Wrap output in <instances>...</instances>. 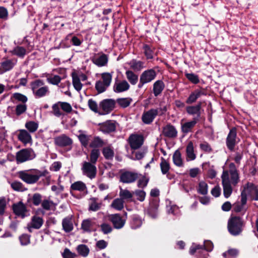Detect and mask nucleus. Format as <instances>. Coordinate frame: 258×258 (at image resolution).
<instances>
[{
    "label": "nucleus",
    "instance_id": "nucleus-1",
    "mask_svg": "<svg viewBox=\"0 0 258 258\" xmlns=\"http://www.w3.org/2000/svg\"><path fill=\"white\" fill-rule=\"evenodd\" d=\"M244 222L239 216H231L228 220L227 228L230 234L233 236L240 235L243 231Z\"/></svg>",
    "mask_w": 258,
    "mask_h": 258
},
{
    "label": "nucleus",
    "instance_id": "nucleus-2",
    "mask_svg": "<svg viewBox=\"0 0 258 258\" xmlns=\"http://www.w3.org/2000/svg\"><path fill=\"white\" fill-rule=\"evenodd\" d=\"M213 243L210 240H207L205 242V244L203 245L200 244H192L189 249V253L191 255H194L196 252L199 254H202L205 252L203 256H199L198 258H207L208 255L205 251L211 252L213 249Z\"/></svg>",
    "mask_w": 258,
    "mask_h": 258
},
{
    "label": "nucleus",
    "instance_id": "nucleus-3",
    "mask_svg": "<svg viewBox=\"0 0 258 258\" xmlns=\"http://www.w3.org/2000/svg\"><path fill=\"white\" fill-rule=\"evenodd\" d=\"M34 170H36V169L20 171L18 172L19 177L27 184H33L36 183L39 179L38 176L34 172Z\"/></svg>",
    "mask_w": 258,
    "mask_h": 258
},
{
    "label": "nucleus",
    "instance_id": "nucleus-4",
    "mask_svg": "<svg viewBox=\"0 0 258 258\" xmlns=\"http://www.w3.org/2000/svg\"><path fill=\"white\" fill-rule=\"evenodd\" d=\"M36 157L35 154L31 148L23 149L17 152L16 160L18 164L31 160Z\"/></svg>",
    "mask_w": 258,
    "mask_h": 258
},
{
    "label": "nucleus",
    "instance_id": "nucleus-5",
    "mask_svg": "<svg viewBox=\"0 0 258 258\" xmlns=\"http://www.w3.org/2000/svg\"><path fill=\"white\" fill-rule=\"evenodd\" d=\"M239 139L237 137V128L236 127H232L226 139L227 148L230 151H233L235 145L239 142Z\"/></svg>",
    "mask_w": 258,
    "mask_h": 258
},
{
    "label": "nucleus",
    "instance_id": "nucleus-6",
    "mask_svg": "<svg viewBox=\"0 0 258 258\" xmlns=\"http://www.w3.org/2000/svg\"><path fill=\"white\" fill-rule=\"evenodd\" d=\"M202 102L199 101L196 105H188L186 106V113L191 116H193L192 119L199 121L201 119Z\"/></svg>",
    "mask_w": 258,
    "mask_h": 258
},
{
    "label": "nucleus",
    "instance_id": "nucleus-7",
    "mask_svg": "<svg viewBox=\"0 0 258 258\" xmlns=\"http://www.w3.org/2000/svg\"><path fill=\"white\" fill-rule=\"evenodd\" d=\"M244 192L246 198L248 195L252 200L258 201V188L253 183L247 182L243 187L241 193Z\"/></svg>",
    "mask_w": 258,
    "mask_h": 258
},
{
    "label": "nucleus",
    "instance_id": "nucleus-8",
    "mask_svg": "<svg viewBox=\"0 0 258 258\" xmlns=\"http://www.w3.org/2000/svg\"><path fill=\"white\" fill-rule=\"evenodd\" d=\"M26 205L20 201L12 205L13 213L18 217L24 219L29 215V211L27 210Z\"/></svg>",
    "mask_w": 258,
    "mask_h": 258
},
{
    "label": "nucleus",
    "instance_id": "nucleus-9",
    "mask_svg": "<svg viewBox=\"0 0 258 258\" xmlns=\"http://www.w3.org/2000/svg\"><path fill=\"white\" fill-rule=\"evenodd\" d=\"M207 94V90L205 88L200 87L192 91L185 100V103L187 104H192L202 96H206Z\"/></svg>",
    "mask_w": 258,
    "mask_h": 258
},
{
    "label": "nucleus",
    "instance_id": "nucleus-10",
    "mask_svg": "<svg viewBox=\"0 0 258 258\" xmlns=\"http://www.w3.org/2000/svg\"><path fill=\"white\" fill-rule=\"evenodd\" d=\"M116 121L113 120H107L105 122L99 123V130L104 134H110L116 131Z\"/></svg>",
    "mask_w": 258,
    "mask_h": 258
},
{
    "label": "nucleus",
    "instance_id": "nucleus-11",
    "mask_svg": "<svg viewBox=\"0 0 258 258\" xmlns=\"http://www.w3.org/2000/svg\"><path fill=\"white\" fill-rule=\"evenodd\" d=\"M116 101L113 99H105L99 103L100 108L104 111L102 114H107L112 111L115 107Z\"/></svg>",
    "mask_w": 258,
    "mask_h": 258
},
{
    "label": "nucleus",
    "instance_id": "nucleus-12",
    "mask_svg": "<svg viewBox=\"0 0 258 258\" xmlns=\"http://www.w3.org/2000/svg\"><path fill=\"white\" fill-rule=\"evenodd\" d=\"M128 142L132 149H138L144 143L143 136L141 135L132 134L129 137Z\"/></svg>",
    "mask_w": 258,
    "mask_h": 258
},
{
    "label": "nucleus",
    "instance_id": "nucleus-13",
    "mask_svg": "<svg viewBox=\"0 0 258 258\" xmlns=\"http://www.w3.org/2000/svg\"><path fill=\"white\" fill-rule=\"evenodd\" d=\"M158 114V109H150L144 111L142 116V120L146 124H151Z\"/></svg>",
    "mask_w": 258,
    "mask_h": 258
},
{
    "label": "nucleus",
    "instance_id": "nucleus-14",
    "mask_svg": "<svg viewBox=\"0 0 258 258\" xmlns=\"http://www.w3.org/2000/svg\"><path fill=\"white\" fill-rule=\"evenodd\" d=\"M138 177L137 173L125 171L120 174L119 181L124 183H131L134 182Z\"/></svg>",
    "mask_w": 258,
    "mask_h": 258
},
{
    "label": "nucleus",
    "instance_id": "nucleus-15",
    "mask_svg": "<svg viewBox=\"0 0 258 258\" xmlns=\"http://www.w3.org/2000/svg\"><path fill=\"white\" fill-rule=\"evenodd\" d=\"M99 226L92 219L88 218L83 220L81 223V229L84 232L91 233L96 231L97 227Z\"/></svg>",
    "mask_w": 258,
    "mask_h": 258
},
{
    "label": "nucleus",
    "instance_id": "nucleus-16",
    "mask_svg": "<svg viewBox=\"0 0 258 258\" xmlns=\"http://www.w3.org/2000/svg\"><path fill=\"white\" fill-rule=\"evenodd\" d=\"M177 131L175 127L170 123H167L163 127V135L169 139H175L177 137Z\"/></svg>",
    "mask_w": 258,
    "mask_h": 258
},
{
    "label": "nucleus",
    "instance_id": "nucleus-17",
    "mask_svg": "<svg viewBox=\"0 0 258 258\" xmlns=\"http://www.w3.org/2000/svg\"><path fill=\"white\" fill-rule=\"evenodd\" d=\"M94 164L90 162H84L83 165V172L91 179L94 178L96 175L97 169Z\"/></svg>",
    "mask_w": 258,
    "mask_h": 258
},
{
    "label": "nucleus",
    "instance_id": "nucleus-18",
    "mask_svg": "<svg viewBox=\"0 0 258 258\" xmlns=\"http://www.w3.org/2000/svg\"><path fill=\"white\" fill-rule=\"evenodd\" d=\"M54 144L60 147H64L71 146L73 144V140L65 135H61L54 138Z\"/></svg>",
    "mask_w": 258,
    "mask_h": 258
},
{
    "label": "nucleus",
    "instance_id": "nucleus-19",
    "mask_svg": "<svg viewBox=\"0 0 258 258\" xmlns=\"http://www.w3.org/2000/svg\"><path fill=\"white\" fill-rule=\"evenodd\" d=\"M42 196L39 193H35L32 196L29 195L26 205L30 208L38 206L42 202Z\"/></svg>",
    "mask_w": 258,
    "mask_h": 258
},
{
    "label": "nucleus",
    "instance_id": "nucleus-20",
    "mask_svg": "<svg viewBox=\"0 0 258 258\" xmlns=\"http://www.w3.org/2000/svg\"><path fill=\"white\" fill-rule=\"evenodd\" d=\"M110 221L112 222L115 229H120L123 227L125 222V219H123L120 214H114L110 216Z\"/></svg>",
    "mask_w": 258,
    "mask_h": 258
},
{
    "label": "nucleus",
    "instance_id": "nucleus-21",
    "mask_svg": "<svg viewBox=\"0 0 258 258\" xmlns=\"http://www.w3.org/2000/svg\"><path fill=\"white\" fill-rule=\"evenodd\" d=\"M17 132H19L17 136L19 141L24 145L32 143V139L31 136L27 131L24 129H21L18 130Z\"/></svg>",
    "mask_w": 258,
    "mask_h": 258
},
{
    "label": "nucleus",
    "instance_id": "nucleus-22",
    "mask_svg": "<svg viewBox=\"0 0 258 258\" xmlns=\"http://www.w3.org/2000/svg\"><path fill=\"white\" fill-rule=\"evenodd\" d=\"M157 76L155 71L153 69H148L144 71L140 75V78L143 80L146 83H150L154 80Z\"/></svg>",
    "mask_w": 258,
    "mask_h": 258
},
{
    "label": "nucleus",
    "instance_id": "nucleus-23",
    "mask_svg": "<svg viewBox=\"0 0 258 258\" xmlns=\"http://www.w3.org/2000/svg\"><path fill=\"white\" fill-rule=\"evenodd\" d=\"M159 205L156 200L153 199L150 201L149 206L147 209L148 215L152 218H155L158 214V209Z\"/></svg>",
    "mask_w": 258,
    "mask_h": 258
},
{
    "label": "nucleus",
    "instance_id": "nucleus-24",
    "mask_svg": "<svg viewBox=\"0 0 258 258\" xmlns=\"http://www.w3.org/2000/svg\"><path fill=\"white\" fill-rule=\"evenodd\" d=\"M62 229L66 233H69L74 229L73 219L71 217L64 218L62 221Z\"/></svg>",
    "mask_w": 258,
    "mask_h": 258
},
{
    "label": "nucleus",
    "instance_id": "nucleus-25",
    "mask_svg": "<svg viewBox=\"0 0 258 258\" xmlns=\"http://www.w3.org/2000/svg\"><path fill=\"white\" fill-rule=\"evenodd\" d=\"M229 172L231 175V180L234 185L239 181V175L235 165L233 163L229 164Z\"/></svg>",
    "mask_w": 258,
    "mask_h": 258
},
{
    "label": "nucleus",
    "instance_id": "nucleus-26",
    "mask_svg": "<svg viewBox=\"0 0 258 258\" xmlns=\"http://www.w3.org/2000/svg\"><path fill=\"white\" fill-rule=\"evenodd\" d=\"M92 62L99 67L105 66L108 61V57L107 54L102 53L97 58L93 57L91 59Z\"/></svg>",
    "mask_w": 258,
    "mask_h": 258
},
{
    "label": "nucleus",
    "instance_id": "nucleus-27",
    "mask_svg": "<svg viewBox=\"0 0 258 258\" xmlns=\"http://www.w3.org/2000/svg\"><path fill=\"white\" fill-rule=\"evenodd\" d=\"M195 120L192 119L189 121L185 122V123H181V130L183 134H187L189 132H191L192 129L195 126L196 124L198 122Z\"/></svg>",
    "mask_w": 258,
    "mask_h": 258
},
{
    "label": "nucleus",
    "instance_id": "nucleus-28",
    "mask_svg": "<svg viewBox=\"0 0 258 258\" xmlns=\"http://www.w3.org/2000/svg\"><path fill=\"white\" fill-rule=\"evenodd\" d=\"M130 87L127 81L123 80L119 83H115L113 86V90L116 93H120L127 91L129 89Z\"/></svg>",
    "mask_w": 258,
    "mask_h": 258
},
{
    "label": "nucleus",
    "instance_id": "nucleus-29",
    "mask_svg": "<svg viewBox=\"0 0 258 258\" xmlns=\"http://www.w3.org/2000/svg\"><path fill=\"white\" fill-rule=\"evenodd\" d=\"M165 88V84L162 80H157L153 84V93L155 97L158 96Z\"/></svg>",
    "mask_w": 258,
    "mask_h": 258
},
{
    "label": "nucleus",
    "instance_id": "nucleus-30",
    "mask_svg": "<svg viewBox=\"0 0 258 258\" xmlns=\"http://www.w3.org/2000/svg\"><path fill=\"white\" fill-rule=\"evenodd\" d=\"M43 222L44 221L42 218L34 215L31 218V227L39 229L43 225Z\"/></svg>",
    "mask_w": 258,
    "mask_h": 258
},
{
    "label": "nucleus",
    "instance_id": "nucleus-31",
    "mask_svg": "<svg viewBox=\"0 0 258 258\" xmlns=\"http://www.w3.org/2000/svg\"><path fill=\"white\" fill-rule=\"evenodd\" d=\"M71 75L72 77V83L74 88L77 91H80L82 89L83 85L80 81L78 74L76 72L74 71Z\"/></svg>",
    "mask_w": 258,
    "mask_h": 258
},
{
    "label": "nucleus",
    "instance_id": "nucleus-32",
    "mask_svg": "<svg viewBox=\"0 0 258 258\" xmlns=\"http://www.w3.org/2000/svg\"><path fill=\"white\" fill-rule=\"evenodd\" d=\"M186 158L190 160H194L196 158V155L194 153V144L192 141H189L186 148Z\"/></svg>",
    "mask_w": 258,
    "mask_h": 258
},
{
    "label": "nucleus",
    "instance_id": "nucleus-33",
    "mask_svg": "<svg viewBox=\"0 0 258 258\" xmlns=\"http://www.w3.org/2000/svg\"><path fill=\"white\" fill-rule=\"evenodd\" d=\"M131 68L135 71H140L144 67V62L140 61L137 60L136 59H132L129 63Z\"/></svg>",
    "mask_w": 258,
    "mask_h": 258
},
{
    "label": "nucleus",
    "instance_id": "nucleus-34",
    "mask_svg": "<svg viewBox=\"0 0 258 258\" xmlns=\"http://www.w3.org/2000/svg\"><path fill=\"white\" fill-rule=\"evenodd\" d=\"M13 54L16 55L20 58H24L26 54V49L25 47L20 46H17L14 49L10 51Z\"/></svg>",
    "mask_w": 258,
    "mask_h": 258
},
{
    "label": "nucleus",
    "instance_id": "nucleus-35",
    "mask_svg": "<svg viewBox=\"0 0 258 258\" xmlns=\"http://www.w3.org/2000/svg\"><path fill=\"white\" fill-rule=\"evenodd\" d=\"M247 198H246L245 194L243 192L241 193V204H235L234 205L233 210L236 213L240 212L243 206L246 204Z\"/></svg>",
    "mask_w": 258,
    "mask_h": 258
},
{
    "label": "nucleus",
    "instance_id": "nucleus-36",
    "mask_svg": "<svg viewBox=\"0 0 258 258\" xmlns=\"http://www.w3.org/2000/svg\"><path fill=\"white\" fill-rule=\"evenodd\" d=\"M173 162L178 167H182L183 166L181 154L178 150H176L173 154Z\"/></svg>",
    "mask_w": 258,
    "mask_h": 258
},
{
    "label": "nucleus",
    "instance_id": "nucleus-37",
    "mask_svg": "<svg viewBox=\"0 0 258 258\" xmlns=\"http://www.w3.org/2000/svg\"><path fill=\"white\" fill-rule=\"evenodd\" d=\"M143 49L144 51V54L146 57L147 59H151L153 58L154 47L147 44L143 45Z\"/></svg>",
    "mask_w": 258,
    "mask_h": 258
},
{
    "label": "nucleus",
    "instance_id": "nucleus-38",
    "mask_svg": "<svg viewBox=\"0 0 258 258\" xmlns=\"http://www.w3.org/2000/svg\"><path fill=\"white\" fill-rule=\"evenodd\" d=\"M102 154L106 160H112L114 155L113 150L109 146L104 147L102 151Z\"/></svg>",
    "mask_w": 258,
    "mask_h": 258
},
{
    "label": "nucleus",
    "instance_id": "nucleus-39",
    "mask_svg": "<svg viewBox=\"0 0 258 258\" xmlns=\"http://www.w3.org/2000/svg\"><path fill=\"white\" fill-rule=\"evenodd\" d=\"M125 75L128 81L132 85H135L137 83L138 76L135 74L132 71H126Z\"/></svg>",
    "mask_w": 258,
    "mask_h": 258
},
{
    "label": "nucleus",
    "instance_id": "nucleus-40",
    "mask_svg": "<svg viewBox=\"0 0 258 258\" xmlns=\"http://www.w3.org/2000/svg\"><path fill=\"white\" fill-rule=\"evenodd\" d=\"M76 249L78 253L83 257L87 256L90 252V249L88 246L83 244L78 245Z\"/></svg>",
    "mask_w": 258,
    "mask_h": 258
},
{
    "label": "nucleus",
    "instance_id": "nucleus-41",
    "mask_svg": "<svg viewBox=\"0 0 258 258\" xmlns=\"http://www.w3.org/2000/svg\"><path fill=\"white\" fill-rule=\"evenodd\" d=\"M87 189L86 184L81 181L75 182L71 186V190L84 191Z\"/></svg>",
    "mask_w": 258,
    "mask_h": 258
},
{
    "label": "nucleus",
    "instance_id": "nucleus-42",
    "mask_svg": "<svg viewBox=\"0 0 258 258\" xmlns=\"http://www.w3.org/2000/svg\"><path fill=\"white\" fill-rule=\"evenodd\" d=\"M48 92V87L47 86H43L39 88L38 90H36L33 93L36 98H41L45 96Z\"/></svg>",
    "mask_w": 258,
    "mask_h": 258
},
{
    "label": "nucleus",
    "instance_id": "nucleus-43",
    "mask_svg": "<svg viewBox=\"0 0 258 258\" xmlns=\"http://www.w3.org/2000/svg\"><path fill=\"white\" fill-rule=\"evenodd\" d=\"M100 155V152L98 149H93L90 154V162L95 164Z\"/></svg>",
    "mask_w": 258,
    "mask_h": 258
},
{
    "label": "nucleus",
    "instance_id": "nucleus-44",
    "mask_svg": "<svg viewBox=\"0 0 258 258\" xmlns=\"http://www.w3.org/2000/svg\"><path fill=\"white\" fill-rule=\"evenodd\" d=\"M142 224V220L137 215H133L130 222L131 227L132 229L139 228Z\"/></svg>",
    "mask_w": 258,
    "mask_h": 258
},
{
    "label": "nucleus",
    "instance_id": "nucleus-45",
    "mask_svg": "<svg viewBox=\"0 0 258 258\" xmlns=\"http://www.w3.org/2000/svg\"><path fill=\"white\" fill-rule=\"evenodd\" d=\"M161 160L160 166L161 172L163 174H166L168 172L170 168V164L163 157H161Z\"/></svg>",
    "mask_w": 258,
    "mask_h": 258
},
{
    "label": "nucleus",
    "instance_id": "nucleus-46",
    "mask_svg": "<svg viewBox=\"0 0 258 258\" xmlns=\"http://www.w3.org/2000/svg\"><path fill=\"white\" fill-rule=\"evenodd\" d=\"M104 143L103 141L99 137H95L93 140L90 144L89 146L91 148L96 149L97 148L102 147Z\"/></svg>",
    "mask_w": 258,
    "mask_h": 258
},
{
    "label": "nucleus",
    "instance_id": "nucleus-47",
    "mask_svg": "<svg viewBox=\"0 0 258 258\" xmlns=\"http://www.w3.org/2000/svg\"><path fill=\"white\" fill-rule=\"evenodd\" d=\"M25 127L30 133L35 132L38 128V124L34 121H29L26 122Z\"/></svg>",
    "mask_w": 258,
    "mask_h": 258
},
{
    "label": "nucleus",
    "instance_id": "nucleus-48",
    "mask_svg": "<svg viewBox=\"0 0 258 258\" xmlns=\"http://www.w3.org/2000/svg\"><path fill=\"white\" fill-rule=\"evenodd\" d=\"M2 69L5 71H9L12 70L14 67V63L11 59H7L1 63Z\"/></svg>",
    "mask_w": 258,
    "mask_h": 258
},
{
    "label": "nucleus",
    "instance_id": "nucleus-49",
    "mask_svg": "<svg viewBox=\"0 0 258 258\" xmlns=\"http://www.w3.org/2000/svg\"><path fill=\"white\" fill-rule=\"evenodd\" d=\"M91 137L90 135H86L84 134H81L78 136V139L82 146L85 148L87 147Z\"/></svg>",
    "mask_w": 258,
    "mask_h": 258
},
{
    "label": "nucleus",
    "instance_id": "nucleus-50",
    "mask_svg": "<svg viewBox=\"0 0 258 258\" xmlns=\"http://www.w3.org/2000/svg\"><path fill=\"white\" fill-rule=\"evenodd\" d=\"M44 85V82L40 79H37L32 81L30 84V86L33 93L36 90H38L39 88L43 87Z\"/></svg>",
    "mask_w": 258,
    "mask_h": 258
},
{
    "label": "nucleus",
    "instance_id": "nucleus-51",
    "mask_svg": "<svg viewBox=\"0 0 258 258\" xmlns=\"http://www.w3.org/2000/svg\"><path fill=\"white\" fill-rule=\"evenodd\" d=\"M223 188V195L225 198H228L232 192V187L231 183H224L222 184Z\"/></svg>",
    "mask_w": 258,
    "mask_h": 258
},
{
    "label": "nucleus",
    "instance_id": "nucleus-52",
    "mask_svg": "<svg viewBox=\"0 0 258 258\" xmlns=\"http://www.w3.org/2000/svg\"><path fill=\"white\" fill-rule=\"evenodd\" d=\"M132 100L131 98H121L117 99L116 102L120 107L126 108L130 106Z\"/></svg>",
    "mask_w": 258,
    "mask_h": 258
},
{
    "label": "nucleus",
    "instance_id": "nucleus-53",
    "mask_svg": "<svg viewBox=\"0 0 258 258\" xmlns=\"http://www.w3.org/2000/svg\"><path fill=\"white\" fill-rule=\"evenodd\" d=\"M185 77L189 81L194 84H197L200 82L199 76L194 73H185Z\"/></svg>",
    "mask_w": 258,
    "mask_h": 258
},
{
    "label": "nucleus",
    "instance_id": "nucleus-54",
    "mask_svg": "<svg viewBox=\"0 0 258 258\" xmlns=\"http://www.w3.org/2000/svg\"><path fill=\"white\" fill-rule=\"evenodd\" d=\"M101 78L103 82L106 86L109 87L112 80V75L109 73H103L101 74Z\"/></svg>",
    "mask_w": 258,
    "mask_h": 258
},
{
    "label": "nucleus",
    "instance_id": "nucleus-55",
    "mask_svg": "<svg viewBox=\"0 0 258 258\" xmlns=\"http://www.w3.org/2000/svg\"><path fill=\"white\" fill-rule=\"evenodd\" d=\"M108 86H106L105 84L102 82V81L99 80L96 82L95 84V89L97 90L98 94L102 93L105 92Z\"/></svg>",
    "mask_w": 258,
    "mask_h": 258
},
{
    "label": "nucleus",
    "instance_id": "nucleus-56",
    "mask_svg": "<svg viewBox=\"0 0 258 258\" xmlns=\"http://www.w3.org/2000/svg\"><path fill=\"white\" fill-rule=\"evenodd\" d=\"M208 184L205 181H200L199 183L198 192L203 195H207L208 193Z\"/></svg>",
    "mask_w": 258,
    "mask_h": 258
},
{
    "label": "nucleus",
    "instance_id": "nucleus-57",
    "mask_svg": "<svg viewBox=\"0 0 258 258\" xmlns=\"http://www.w3.org/2000/svg\"><path fill=\"white\" fill-rule=\"evenodd\" d=\"M31 235L28 234H23L19 237L20 243L22 245H27L30 243Z\"/></svg>",
    "mask_w": 258,
    "mask_h": 258
},
{
    "label": "nucleus",
    "instance_id": "nucleus-58",
    "mask_svg": "<svg viewBox=\"0 0 258 258\" xmlns=\"http://www.w3.org/2000/svg\"><path fill=\"white\" fill-rule=\"evenodd\" d=\"M111 206L118 210H121L123 208V201L121 199H116L113 201Z\"/></svg>",
    "mask_w": 258,
    "mask_h": 258
},
{
    "label": "nucleus",
    "instance_id": "nucleus-59",
    "mask_svg": "<svg viewBox=\"0 0 258 258\" xmlns=\"http://www.w3.org/2000/svg\"><path fill=\"white\" fill-rule=\"evenodd\" d=\"M12 97L23 104H25L28 101L27 97L20 93H15L13 94Z\"/></svg>",
    "mask_w": 258,
    "mask_h": 258
},
{
    "label": "nucleus",
    "instance_id": "nucleus-60",
    "mask_svg": "<svg viewBox=\"0 0 258 258\" xmlns=\"http://www.w3.org/2000/svg\"><path fill=\"white\" fill-rule=\"evenodd\" d=\"M27 108V105L25 104H19L16 107V114L19 116L24 113Z\"/></svg>",
    "mask_w": 258,
    "mask_h": 258
},
{
    "label": "nucleus",
    "instance_id": "nucleus-61",
    "mask_svg": "<svg viewBox=\"0 0 258 258\" xmlns=\"http://www.w3.org/2000/svg\"><path fill=\"white\" fill-rule=\"evenodd\" d=\"M134 194L137 197V200L140 202H143L145 200L146 193L144 190L137 189L134 191Z\"/></svg>",
    "mask_w": 258,
    "mask_h": 258
},
{
    "label": "nucleus",
    "instance_id": "nucleus-62",
    "mask_svg": "<svg viewBox=\"0 0 258 258\" xmlns=\"http://www.w3.org/2000/svg\"><path fill=\"white\" fill-rule=\"evenodd\" d=\"M88 105L90 110L95 113L98 112V107L97 102L92 99H89Z\"/></svg>",
    "mask_w": 258,
    "mask_h": 258
},
{
    "label": "nucleus",
    "instance_id": "nucleus-63",
    "mask_svg": "<svg viewBox=\"0 0 258 258\" xmlns=\"http://www.w3.org/2000/svg\"><path fill=\"white\" fill-rule=\"evenodd\" d=\"M58 103L62 110L67 113H70L72 111V107L70 103L66 102L59 101Z\"/></svg>",
    "mask_w": 258,
    "mask_h": 258
},
{
    "label": "nucleus",
    "instance_id": "nucleus-64",
    "mask_svg": "<svg viewBox=\"0 0 258 258\" xmlns=\"http://www.w3.org/2000/svg\"><path fill=\"white\" fill-rule=\"evenodd\" d=\"M149 181V179L147 178L145 176H143L141 178H140L138 181V186L139 188H144L147 186L148 182Z\"/></svg>",
    "mask_w": 258,
    "mask_h": 258
}]
</instances>
